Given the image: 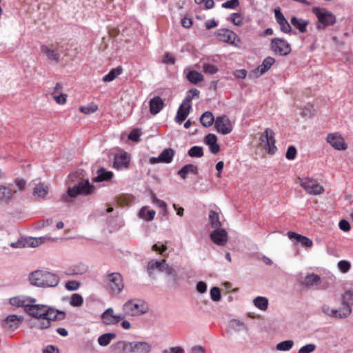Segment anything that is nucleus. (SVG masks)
Instances as JSON below:
<instances>
[{
  "mask_svg": "<svg viewBox=\"0 0 353 353\" xmlns=\"http://www.w3.org/2000/svg\"><path fill=\"white\" fill-rule=\"evenodd\" d=\"M27 313L38 320L37 326L40 329H46L50 326L51 322L57 319L59 313L57 310L46 305L32 303L26 309Z\"/></svg>",
  "mask_w": 353,
  "mask_h": 353,
  "instance_id": "1",
  "label": "nucleus"
},
{
  "mask_svg": "<svg viewBox=\"0 0 353 353\" xmlns=\"http://www.w3.org/2000/svg\"><path fill=\"white\" fill-rule=\"evenodd\" d=\"M29 281L34 286L46 288L57 286L60 282V279L54 273L37 270L30 274Z\"/></svg>",
  "mask_w": 353,
  "mask_h": 353,
  "instance_id": "2",
  "label": "nucleus"
},
{
  "mask_svg": "<svg viewBox=\"0 0 353 353\" xmlns=\"http://www.w3.org/2000/svg\"><path fill=\"white\" fill-rule=\"evenodd\" d=\"M112 348L119 353H150L152 345L145 341H119L114 343Z\"/></svg>",
  "mask_w": 353,
  "mask_h": 353,
  "instance_id": "3",
  "label": "nucleus"
},
{
  "mask_svg": "<svg viewBox=\"0 0 353 353\" xmlns=\"http://www.w3.org/2000/svg\"><path fill=\"white\" fill-rule=\"evenodd\" d=\"M94 191V186L89 182L88 179L82 180L73 187L68 188L67 192L62 195L61 201L69 203L79 195H88Z\"/></svg>",
  "mask_w": 353,
  "mask_h": 353,
  "instance_id": "4",
  "label": "nucleus"
},
{
  "mask_svg": "<svg viewBox=\"0 0 353 353\" xmlns=\"http://www.w3.org/2000/svg\"><path fill=\"white\" fill-rule=\"evenodd\" d=\"M103 285L106 290L111 295H118L124 288L123 276L119 272L108 273L104 276Z\"/></svg>",
  "mask_w": 353,
  "mask_h": 353,
  "instance_id": "5",
  "label": "nucleus"
},
{
  "mask_svg": "<svg viewBox=\"0 0 353 353\" xmlns=\"http://www.w3.org/2000/svg\"><path fill=\"white\" fill-rule=\"evenodd\" d=\"M123 312L128 316H139L147 313L149 310L148 305L140 299L129 300L123 305Z\"/></svg>",
  "mask_w": 353,
  "mask_h": 353,
  "instance_id": "6",
  "label": "nucleus"
},
{
  "mask_svg": "<svg viewBox=\"0 0 353 353\" xmlns=\"http://www.w3.org/2000/svg\"><path fill=\"white\" fill-rule=\"evenodd\" d=\"M298 183L307 194L316 196L323 194L325 189L317 181L312 177H298Z\"/></svg>",
  "mask_w": 353,
  "mask_h": 353,
  "instance_id": "7",
  "label": "nucleus"
},
{
  "mask_svg": "<svg viewBox=\"0 0 353 353\" xmlns=\"http://www.w3.org/2000/svg\"><path fill=\"white\" fill-rule=\"evenodd\" d=\"M147 270L150 275L153 274L155 271H159L170 276H173L176 274L174 268L170 265L165 259H152L150 261L147 265Z\"/></svg>",
  "mask_w": 353,
  "mask_h": 353,
  "instance_id": "8",
  "label": "nucleus"
},
{
  "mask_svg": "<svg viewBox=\"0 0 353 353\" xmlns=\"http://www.w3.org/2000/svg\"><path fill=\"white\" fill-rule=\"evenodd\" d=\"M312 12L320 23L316 25V28L319 30L321 28V25L325 27L333 25L336 22L335 16L325 8L315 7L312 8Z\"/></svg>",
  "mask_w": 353,
  "mask_h": 353,
  "instance_id": "9",
  "label": "nucleus"
},
{
  "mask_svg": "<svg viewBox=\"0 0 353 353\" xmlns=\"http://www.w3.org/2000/svg\"><path fill=\"white\" fill-rule=\"evenodd\" d=\"M325 141L336 150L344 151L348 148L347 143L343 134L339 132L328 133L326 136Z\"/></svg>",
  "mask_w": 353,
  "mask_h": 353,
  "instance_id": "10",
  "label": "nucleus"
},
{
  "mask_svg": "<svg viewBox=\"0 0 353 353\" xmlns=\"http://www.w3.org/2000/svg\"><path fill=\"white\" fill-rule=\"evenodd\" d=\"M216 36L219 41L230 43L236 48H240L241 40L233 31L228 29L218 30Z\"/></svg>",
  "mask_w": 353,
  "mask_h": 353,
  "instance_id": "11",
  "label": "nucleus"
},
{
  "mask_svg": "<svg viewBox=\"0 0 353 353\" xmlns=\"http://www.w3.org/2000/svg\"><path fill=\"white\" fill-rule=\"evenodd\" d=\"M41 52L51 63L57 64L61 59V52L58 48L53 45H42Z\"/></svg>",
  "mask_w": 353,
  "mask_h": 353,
  "instance_id": "12",
  "label": "nucleus"
},
{
  "mask_svg": "<svg viewBox=\"0 0 353 353\" xmlns=\"http://www.w3.org/2000/svg\"><path fill=\"white\" fill-rule=\"evenodd\" d=\"M260 141L265 143V147L269 154H273L276 151L274 133L272 130L267 128L260 137Z\"/></svg>",
  "mask_w": 353,
  "mask_h": 353,
  "instance_id": "13",
  "label": "nucleus"
},
{
  "mask_svg": "<svg viewBox=\"0 0 353 353\" xmlns=\"http://www.w3.org/2000/svg\"><path fill=\"white\" fill-rule=\"evenodd\" d=\"M270 46L272 51L279 55H287L291 52L290 45L282 39H272Z\"/></svg>",
  "mask_w": 353,
  "mask_h": 353,
  "instance_id": "14",
  "label": "nucleus"
},
{
  "mask_svg": "<svg viewBox=\"0 0 353 353\" xmlns=\"http://www.w3.org/2000/svg\"><path fill=\"white\" fill-rule=\"evenodd\" d=\"M214 125L216 131L221 134H230L233 129L232 122L225 115L217 117L215 119Z\"/></svg>",
  "mask_w": 353,
  "mask_h": 353,
  "instance_id": "15",
  "label": "nucleus"
},
{
  "mask_svg": "<svg viewBox=\"0 0 353 353\" xmlns=\"http://www.w3.org/2000/svg\"><path fill=\"white\" fill-rule=\"evenodd\" d=\"M341 307L347 317L350 316L353 306V289H348L344 292L341 298Z\"/></svg>",
  "mask_w": 353,
  "mask_h": 353,
  "instance_id": "16",
  "label": "nucleus"
},
{
  "mask_svg": "<svg viewBox=\"0 0 353 353\" xmlns=\"http://www.w3.org/2000/svg\"><path fill=\"white\" fill-rule=\"evenodd\" d=\"M191 101L192 98L189 96L187 97L183 102L181 104L175 117L176 122L181 123L183 121L185 120L190 113V110L191 108Z\"/></svg>",
  "mask_w": 353,
  "mask_h": 353,
  "instance_id": "17",
  "label": "nucleus"
},
{
  "mask_svg": "<svg viewBox=\"0 0 353 353\" xmlns=\"http://www.w3.org/2000/svg\"><path fill=\"white\" fill-rule=\"evenodd\" d=\"M125 318L124 315L114 314V310L109 307L101 314V319L105 325H115Z\"/></svg>",
  "mask_w": 353,
  "mask_h": 353,
  "instance_id": "18",
  "label": "nucleus"
},
{
  "mask_svg": "<svg viewBox=\"0 0 353 353\" xmlns=\"http://www.w3.org/2000/svg\"><path fill=\"white\" fill-rule=\"evenodd\" d=\"M37 300L32 297L24 295L14 296L10 299V303L13 306L24 307L26 310L32 303H35Z\"/></svg>",
  "mask_w": 353,
  "mask_h": 353,
  "instance_id": "19",
  "label": "nucleus"
},
{
  "mask_svg": "<svg viewBox=\"0 0 353 353\" xmlns=\"http://www.w3.org/2000/svg\"><path fill=\"white\" fill-rule=\"evenodd\" d=\"M130 161V157L127 152H120L114 157V168L117 170L126 169L129 166Z\"/></svg>",
  "mask_w": 353,
  "mask_h": 353,
  "instance_id": "20",
  "label": "nucleus"
},
{
  "mask_svg": "<svg viewBox=\"0 0 353 353\" xmlns=\"http://www.w3.org/2000/svg\"><path fill=\"white\" fill-rule=\"evenodd\" d=\"M321 312L332 318H337V319H345L347 318V316L344 312L343 309L340 307L339 310L332 307L330 305L327 304H323L321 307Z\"/></svg>",
  "mask_w": 353,
  "mask_h": 353,
  "instance_id": "21",
  "label": "nucleus"
},
{
  "mask_svg": "<svg viewBox=\"0 0 353 353\" xmlns=\"http://www.w3.org/2000/svg\"><path fill=\"white\" fill-rule=\"evenodd\" d=\"M210 239L217 245L223 246L228 242V233L224 229L214 230L210 234Z\"/></svg>",
  "mask_w": 353,
  "mask_h": 353,
  "instance_id": "22",
  "label": "nucleus"
},
{
  "mask_svg": "<svg viewBox=\"0 0 353 353\" xmlns=\"http://www.w3.org/2000/svg\"><path fill=\"white\" fill-rule=\"evenodd\" d=\"M274 62L275 59L274 58L268 57L263 61L262 63L252 72L255 77H259L269 70Z\"/></svg>",
  "mask_w": 353,
  "mask_h": 353,
  "instance_id": "23",
  "label": "nucleus"
},
{
  "mask_svg": "<svg viewBox=\"0 0 353 353\" xmlns=\"http://www.w3.org/2000/svg\"><path fill=\"white\" fill-rule=\"evenodd\" d=\"M287 236L290 240L296 241L306 248H311L313 245V242L310 239L295 232L290 231L287 233Z\"/></svg>",
  "mask_w": 353,
  "mask_h": 353,
  "instance_id": "24",
  "label": "nucleus"
},
{
  "mask_svg": "<svg viewBox=\"0 0 353 353\" xmlns=\"http://www.w3.org/2000/svg\"><path fill=\"white\" fill-rule=\"evenodd\" d=\"M274 15L276 22L280 26L281 30L285 33H290L291 31V26L279 9L274 10Z\"/></svg>",
  "mask_w": 353,
  "mask_h": 353,
  "instance_id": "25",
  "label": "nucleus"
},
{
  "mask_svg": "<svg viewBox=\"0 0 353 353\" xmlns=\"http://www.w3.org/2000/svg\"><path fill=\"white\" fill-rule=\"evenodd\" d=\"M14 192L9 187L0 185V203L7 204L10 203L13 198Z\"/></svg>",
  "mask_w": 353,
  "mask_h": 353,
  "instance_id": "26",
  "label": "nucleus"
},
{
  "mask_svg": "<svg viewBox=\"0 0 353 353\" xmlns=\"http://www.w3.org/2000/svg\"><path fill=\"white\" fill-rule=\"evenodd\" d=\"M164 107V102L160 97H154L150 101V112L152 114H158Z\"/></svg>",
  "mask_w": 353,
  "mask_h": 353,
  "instance_id": "27",
  "label": "nucleus"
},
{
  "mask_svg": "<svg viewBox=\"0 0 353 353\" xmlns=\"http://www.w3.org/2000/svg\"><path fill=\"white\" fill-rule=\"evenodd\" d=\"M321 283V277L315 274H309L305 276L303 281V285L307 288H312L314 286H318Z\"/></svg>",
  "mask_w": 353,
  "mask_h": 353,
  "instance_id": "28",
  "label": "nucleus"
},
{
  "mask_svg": "<svg viewBox=\"0 0 353 353\" xmlns=\"http://www.w3.org/2000/svg\"><path fill=\"white\" fill-rule=\"evenodd\" d=\"M205 141L209 145L212 153L216 154L220 150L219 145L217 143V138L213 134H208L205 138Z\"/></svg>",
  "mask_w": 353,
  "mask_h": 353,
  "instance_id": "29",
  "label": "nucleus"
},
{
  "mask_svg": "<svg viewBox=\"0 0 353 353\" xmlns=\"http://www.w3.org/2000/svg\"><path fill=\"white\" fill-rule=\"evenodd\" d=\"M23 320V316L12 314L6 317L5 320V323L8 325L9 328L16 329L19 326Z\"/></svg>",
  "mask_w": 353,
  "mask_h": 353,
  "instance_id": "30",
  "label": "nucleus"
},
{
  "mask_svg": "<svg viewBox=\"0 0 353 353\" xmlns=\"http://www.w3.org/2000/svg\"><path fill=\"white\" fill-rule=\"evenodd\" d=\"M292 25L301 32L304 33L307 31V27L309 24V21L306 19H298L296 17H292L290 19Z\"/></svg>",
  "mask_w": 353,
  "mask_h": 353,
  "instance_id": "31",
  "label": "nucleus"
},
{
  "mask_svg": "<svg viewBox=\"0 0 353 353\" xmlns=\"http://www.w3.org/2000/svg\"><path fill=\"white\" fill-rule=\"evenodd\" d=\"M48 186L44 183H38L34 188L33 194L36 197L44 198L48 193Z\"/></svg>",
  "mask_w": 353,
  "mask_h": 353,
  "instance_id": "32",
  "label": "nucleus"
},
{
  "mask_svg": "<svg viewBox=\"0 0 353 353\" xmlns=\"http://www.w3.org/2000/svg\"><path fill=\"white\" fill-rule=\"evenodd\" d=\"M229 327L231 330L235 332L248 330V325L243 322L237 319H232L229 323Z\"/></svg>",
  "mask_w": 353,
  "mask_h": 353,
  "instance_id": "33",
  "label": "nucleus"
},
{
  "mask_svg": "<svg viewBox=\"0 0 353 353\" xmlns=\"http://www.w3.org/2000/svg\"><path fill=\"white\" fill-rule=\"evenodd\" d=\"M198 170L195 165L188 164L183 166L179 172L178 174L183 179L187 177L188 174H197Z\"/></svg>",
  "mask_w": 353,
  "mask_h": 353,
  "instance_id": "34",
  "label": "nucleus"
},
{
  "mask_svg": "<svg viewBox=\"0 0 353 353\" xmlns=\"http://www.w3.org/2000/svg\"><path fill=\"white\" fill-rule=\"evenodd\" d=\"M200 121H201V124L204 127H210L212 125V123L214 122L215 123L214 115L210 111L205 112L201 116Z\"/></svg>",
  "mask_w": 353,
  "mask_h": 353,
  "instance_id": "35",
  "label": "nucleus"
},
{
  "mask_svg": "<svg viewBox=\"0 0 353 353\" xmlns=\"http://www.w3.org/2000/svg\"><path fill=\"white\" fill-rule=\"evenodd\" d=\"M113 176L111 171H108L104 168H100L97 170V176L95 178L97 181H105L110 180Z\"/></svg>",
  "mask_w": 353,
  "mask_h": 353,
  "instance_id": "36",
  "label": "nucleus"
},
{
  "mask_svg": "<svg viewBox=\"0 0 353 353\" xmlns=\"http://www.w3.org/2000/svg\"><path fill=\"white\" fill-rule=\"evenodd\" d=\"M188 80L193 84H196L203 80V76L196 70H190L186 74Z\"/></svg>",
  "mask_w": 353,
  "mask_h": 353,
  "instance_id": "37",
  "label": "nucleus"
},
{
  "mask_svg": "<svg viewBox=\"0 0 353 353\" xmlns=\"http://www.w3.org/2000/svg\"><path fill=\"white\" fill-rule=\"evenodd\" d=\"M116 337V334L114 333H105L103 334L98 338V343L103 347L107 346L110 344L112 340H113Z\"/></svg>",
  "mask_w": 353,
  "mask_h": 353,
  "instance_id": "38",
  "label": "nucleus"
},
{
  "mask_svg": "<svg viewBox=\"0 0 353 353\" xmlns=\"http://www.w3.org/2000/svg\"><path fill=\"white\" fill-rule=\"evenodd\" d=\"M209 219H210L212 227L214 230L220 229L221 223L219 220V215L217 212H216L214 210H210V213H209Z\"/></svg>",
  "mask_w": 353,
  "mask_h": 353,
  "instance_id": "39",
  "label": "nucleus"
},
{
  "mask_svg": "<svg viewBox=\"0 0 353 353\" xmlns=\"http://www.w3.org/2000/svg\"><path fill=\"white\" fill-rule=\"evenodd\" d=\"M253 303L258 309L265 311L268 306V299L264 296H257L253 300Z\"/></svg>",
  "mask_w": 353,
  "mask_h": 353,
  "instance_id": "40",
  "label": "nucleus"
},
{
  "mask_svg": "<svg viewBox=\"0 0 353 353\" xmlns=\"http://www.w3.org/2000/svg\"><path fill=\"white\" fill-rule=\"evenodd\" d=\"M155 214L154 210H149L147 207H143L139 212V216L145 221L153 220Z\"/></svg>",
  "mask_w": 353,
  "mask_h": 353,
  "instance_id": "41",
  "label": "nucleus"
},
{
  "mask_svg": "<svg viewBox=\"0 0 353 353\" xmlns=\"http://www.w3.org/2000/svg\"><path fill=\"white\" fill-rule=\"evenodd\" d=\"M122 73V68L118 67L110 70L108 74L103 77L104 82H110L114 80L119 75Z\"/></svg>",
  "mask_w": 353,
  "mask_h": 353,
  "instance_id": "42",
  "label": "nucleus"
},
{
  "mask_svg": "<svg viewBox=\"0 0 353 353\" xmlns=\"http://www.w3.org/2000/svg\"><path fill=\"white\" fill-rule=\"evenodd\" d=\"M174 151L172 148H167L160 154V159L162 163H168L172 160Z\"/></svg>",
  "mask_w": 353,
  "mask_h": 353,
  "instance_id": "43",
  "label": "nucleus"
},
{
  "mask_svg": "<svg viewBox=\"0 0 353 353\" xmlns=\"http://www.w3.org/2000/svg\"><path fill=\"white\" fill-rule=\"evenodd\" d=\"M293 345L294 341L292 340H286L277 343L276 349L278 351L285 352L291 350Z\"/></svg>",
  "mask_w": 353,
  "mask_h": 353,
  "instance_id": "44",
  "label": "nucleus"
},
{
  "mask_svg": "<svg viewBox=\"0 0 353 353\" xmlns=\"http://www.w3.org/2000/svg\"><path fill=\"white\" fill-rule=\"evenodd\" d=\"M69 303L73 307H80L83 303V296L77 293L73 294L70 298Z\"/></svg>",
  "mask_w": 353,
  "mask_h": 353,
  "instance_id": "45",
  "label": "nucleus"
},
{
  "mask_svg": "<svg viewBox=\"0 0 353 353\" xmlns=\"http://www.w3.org/2000/svg\"><path fill=\"white\" fill-rule=\"evenodd\" d=\"M97 110H98V105L93 102L90 103L89 104H88L86 105L81 106L79 108V111L85 114H90L94 113Z\"/></svg>",
  "mask_w": 353,
  "mask_h": 353,
  "instance_id": "46",
  "label": "nucleus"
},
{
  "mask_svg": "<svg viewBox=\"0 0 353 353\" xmlns=\"http://www.w3.org/2000/svg\"><path fill=\"white\" fill-rule=\"evenodd\" d=\"M188 154L191 157H201L203 155V148L200 146H193L189 150Z\"/></svg>",
  "mask_w": 353,
  "mask_h": 353,
  "instance_id": "47",
  "label": "nucleus"
},
{
  "mask_svg": "<svg viewBox=\"0 0 353 353\" xmlns=\"http://www.w3.org/2000/svg\"><path fill=\"white\" fill-rule=\"evenodd\" d=\"M210 298L213 301L218 302L221 300V290L218 287H213L210 289Z\"/></svg>",
  "mask_w": 353,
  "mask_h": 353,
  "instance_id": "48",
  "label": "nucleus"
},
{
  "mask_svg": "<svg viewBox=\"0 0 353 353\" xmlns=\"http://www.w3.org/2000/svg\"><path fill=\"white\" fill-rule=\"evenodd\" d=\"M52 97L54 100L59 104H65L67 101V94L63 93H55V92H52Z\"/></svg>",
  "mask_w": 353,
  "mask_h": 353,
  "instance_id": "49",
  "label": "nucleus"
},
{
  "mask_svg": "<svg viewBox=\"0 0 353 353\" xmlns=\"http://www.w3.org/2000/svg\"><path fill=\"white\" fill-rule=\"evenodd\" d=\"M316 345L314 343H307L301 347L299 350L298 353H312L315 351Z\"/></svg>",
  "mask_w": 353,
  "mask_h": 353,
  "instance_id": "50",
  "label": "nucleus"
},
{
  "mask_svg": "<svg viewBox=\"0 0 353 353\" xmlns=\"http://www.w3.org/2000/svg\"><path fill=\"white\" fill-rule=\"evenodd\" d=\"M203 71L209 74H214L218 72V68L213 65L209 63H205L203 65Z\"/></svg>",
  "mask_w": 353,
  "mask_h": 353,
  "instance_id": "51",
  "label": "nucleus"
},
{
  "mask_svg": "<svg viewBox=\"0 0 353 353\" xmlns=\"http://www.w3.org/2000/svg\"><path fill=\"white\" fill-rule=\"evenodd\" d=\"M65 287L69 291H75L79 288L80 283L76 281H69L66 282Z\"/></svg>",
  "mask_w": 353,
  "mask_h": 353,
  "instance_id": "52",
  "label": "nucleus"
},
{
  "mask_svg": "<svg viewBox=\"0 0 353 353\" xmlns=\"http://www.w3.org/2000/svg\"><path fill=\"white\" fill-rule=\"evenodd\" d=\"M239 6V0H230L222 3L221 6L224 8L234 9Z\"/></svg>",
  "mask_w": 353,
  "mask_h": 353,
  "instance_id": "53",
  "label": "nucleus"
},
{
  "mask_svg": "<svg viewBox=\"0 0 353 353\" xmlns=\"http://www.w3.org/2000/svg\"><path fill=\"white\" fill-rule=\"evenodd\" d=\"M141 132L139 129H134L130 132V134L128 135V139L132 141L138 142L139 141V137L141 136Z\"/></svg>",
  "mask_w": 353,
  "mask_h": 353,
  "instance_id": "54",
  "label": "nucleus"
},
{
  "mask_svg": "<svg viewBox=\"0 0 353 353\" xmlns=\"http://www.w3.org/2000/svg\"><path fill=\"white\" fill-rule=\"evenodd\" d=\"M338 268L341 272L345 273L349 271L350 263L347 261H341L338 263Z\"/></svg>",
  "mask_w": 353,
  "mask_h": 353,
  "instance_id": "55",
  "label": "nucleus"
},
{
  "mask_svg": "<svg viewBox=\"0 0 353 353\" xmlns=\"http://www.w3.org/2000/svg\"><path fill=\"white\" fill-rule=\"evenodd\" d=\"M296 150L294 146H290L286 152L285 157L289 160H293L296 157Z\"/></svg>",
  "mask_w": 353,
  "mask_h": 353,
  "instance_id": "56",
  "label": "nucleus"
},
{
  "mask_svg": "<svg viewBox=\"0 0 353 353\" xmlns=\"http://www.w3.org/2000/svg\"><path fill=\"white\" fill-rule=\"evenodd\" d=\"M231 18L233 23L236 26H241L243 23V18L239 13H233Z\"/></svg>",
  "mask_w": 353,
  "mask_h": 353,
  "instance_id": "57",
  "label": "nucleus"
},
{
  "mask_svg": "<svg viewBox=\"0 0 353 353\" xmlns=\"http://www.w3.org/2000/svg\"><path fill=\"white\" fill-rule=\"evenodd\" d=\"M166 250L167 246L165 244L159 245V243H155L152 247V251L158 252L161 254H162Z\"/></svg>",
  "mask_w": 353,
  "mask_h": 353,
  "instance_id": "58",
  "label": "nucleus"
},
{
  "mask_svg": "<svg viewBox=\"0 0 353 353\" xmlns=\"http://www.w3.org/2000/svg\"><path fill=\"white\" fill-rule=\"evenodd\" d=\"M207 283L204 281H199L196 285V291L200 294H203L207 291Z\"/></svg>",
  "mask_w": 353,
  "mask_h": 353,
  "instance_id": "59",
  "label": "nucleus"
},
{
  "mask_svg": "<svg viewBox=\"0 0 353 353\" xmlns=\"http://www.w3.org/2000/svg\"><path fill=\"white\" fill-rule=\"evenodd\" d=\"M162 62L166 64H174L175 59L170 53L166 52Z\"/></svg>",
  "mask_w": 353,
  "mask_h": 353,
  "instance_id": "60",
  "label": "nucleus"
},
{
  "mask_svg": "<svg viewBox=\"0 0 353 353\" xmlns=\"http://www.w3.org/2000/svg\"><path fill=\"white\" fill-rule=\"evenodd\" d=\"M339 226V228L344 232H348L350 230V225L349 222L345 219L340 221Z\"/></svg>",
  "mask_w": 353,
  "mask_h": 353,
  "instance_id": "61",
  "label": "nucleus"
},
{
  "mask_svg": "<svg viewBox=\"0 0 353 353\" xmlns=\"http://www.w3.org/2000/svg\"><path fill=\"white\" fill-rule=\"evenodd\" d=\"M153 203L157 205L158 207L162 208L163 210H167V204L165 201L160 200L157 198H154L153 199Z\"/></svg>",
  "mask_w": 353,
  "mask_h": 353,
  "instance_id": "62",
  "label": "nucleus"
},
{
  "mask_svg": "<svg viewBox=\"0 0 353 353\" xmlns=\"http://www.w3.org/2000/svg\"><path fill=\"white\" fill-rule=\"evenodd\" d=\"M234 75L238 79H243L246 77L247 71L244 69L236 70L234 71Z\"/></svg>",
  "mask_w": 353,
  "mask_h": 353,
  "instance_id": "63",
  "label": "nucleus"
},
{
  "mask_svg": "<svg viewBox=\"0 0 353 353\" xmlns=\"http://www.w3.org/2000/svg\"><path fill=\"white\" fill-rule=\"evenodd\" d=\"M43 353H59V350L52 345H48L43 350Z\"/></svg>",
  "mask_w": 353,
  "mask_h": 353,
  "instance_id": "64",
  "label": "nucleus"
}]
</instances>
